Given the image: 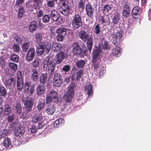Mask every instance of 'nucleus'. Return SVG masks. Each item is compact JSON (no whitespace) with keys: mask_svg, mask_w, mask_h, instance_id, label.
Returning <instances> with one entry per match:
<instances>
[{"mask_svg":"<svg viewBox=\"0 0 151 151\" xmlns=\"http://www.w3.org/2000/svg\"><path fill=\"white\" fill-rule=\"evenodd\" d=\"M52 48L51 42L49 41H44L40 42L36 47V52L39 55L43 54L44 52L48 53Z\"/></svg>","mask_w":151,"mask_h":151,"instance_id":"obj_1","label":"nucleus"},{"mask_svg":"<svg viewBox=\"0 0 151 151\" xmlns=\"http://www.w3.org/2000/svg\"><path fill=\"white\" fill-rule=\"evenodd\" d=\"M50 57L47 56L45 58L42 63L44 70H47L50 75L51 76L54 73L56 67V63L52 60L50 61Z\"/></svg>","mask_w":151,"mask_h":151,"instance_id":"obj_2","label":"nucleus"},{"mask_svg":"<svg viewBox=\"0 0 151 151\" xmlns=\"http://www.w3.org/2000/svg\"><path fill=\"white\" fill-rule=\"evenodd\" d=\"M72 51L74 55L76 56L83 57L86 55V51H83L79 44L77 42L75 43L72 46Z\"/></svg>","mask_w":151,"mask_h":151,"instance_id":"obj_3","label":"nucleus"},{"mask_svg":"<svg viewBox=\"0 0 151 151\" xmlns=\"http://www.w3.org/2000/svg\"><path fill=\"white\" fill-rule=\"evenodd\" d=\"M67 29L64 27H60L56 30V33L58 34L57 36V40L59 42H62L64 39L66 35Z\"/></svg>","mask_w":151,"mask_h":151,"instance_id":"obj_4","label":"nucleus"},{"mask_svg":"<svg viewBox=\"0 0 151 151\" xmlns=\"http://www.w3.org/2000/svg\"><path fill=\"white\" fill-rule=\"evenodd\" d=\"M72 25L73 27L78 29L82 25V22L81 16V13L76 14L73 17L72 21Z\"/></svg>","mask_w":151,"mask_h":151,"instance_id":"obj_5","label":"nucleus"},{"mask_svg":"<svg viewBox=\"0 0 151 151\" xmlns=\"http://www.w3.org/2000/svg\"><path fill=\"white\" fill-rule=\"evenodd\" d=\"M75 84H70L69 87L67 94L65 95V101L66 103L70 102L74 96V88Z\"/></svg>","mask_w":151,"mask_h":151,"instance_id":"obj_6","label":"nucleus"},{"mask_svg":"<svg viewBox=\"0 0 151 151\" xmlns=\"http://www.w3.org/2000/svg\"><path fill=\"white\" fill-rule=\"evenodd\" d=\"M57 93L53 90L50 91L49 95L46 97V103L47 104L52 102L58 103V98Z\"/></svg>","mask_w":151,"mask_h":151,"instance_id":"obj_7","label":"nucleus"},{"mask_svg":"<svg viewBox=\"0 0 151 151\" xmlns=\"http://www.w3.org/2000/svg\"><path fill=\"white\" fill-rule=\"evenodd\" d=\"M95 47L96 48L93 49L92 62L94 63H99L101 61V60L99 56L101 51V48L100 47H97L96 46Z\"/></svg>","mask_w":151,"mask_h":151,"instance_id":"obj_8","label":"nucleus"},{"mask_svg":"<svg viewBox=\"0 0 151 151\" xmlns=\"http://www.w3.org/2000/svg\"><path fill=\"white\" fill-rule=\"evenodd\" d=\"M123 32L120 30L118 31L116 33H114L111 35L112 38V43L114 45H119V42H118V40H121L122 37Z\"/></svg>","mask_w":151,"mask_h":151,"instance_id":"obj_9","label":"nucleus"},{"mask_svg":"<svg viewBox=\"0 0 151 151\" xmlns=\"http://www.w3.org/2000/svg\"><path fill=\"white\" fill-rule=\"evenodd\" d=\"M62 81V76L60 74L58 73H55L53 79V86L56 87H59L61 84Z\"/></svg>","mask_w":151,"mask_h":151,"instance_id":"obj_10","label":"nucleus"},{"mask_svg":"<svg viewBox=\"0 0 151 151\" xmlns=\"http://www.w3.org/2000/svg\"><path fill=\"white\" fill-rule=\"evenodd\" d=\"M35 54V50L34 47L30 48L28 51L25 57V60L27 62H29L33 60Z\"/></svg>","mask_w":151,"mask_h":151,"instance_id":"obj_11","label":"nucleus"},{"mask_svg":"<svg viewBox=\"0 0 151 151\" xmlns=\"http://www.w3.org/2000/svg\"><path fill=\"white\" fill-rule=\"evenodd\" d=\"M19 74L18 72L17 78V90L21 91L23 88L24 86V79L20 72H19Z\"/></svg>","mask_w":151,"mask_h":151,"instance_id":"obj_12","label":"nucleus"},{"mask_svg":"<svg viewBox=\"0 0 151 151\" xmlns=\"http://www.w3.org/2000/svg\"><path fill=\"white\" fill-rule=\"evenodd\" d=\"M65 57V54L63 52H60L56 54L54 60L56 64H60L63 61Z\"/></svg>","mask_w":151,"mask_h":151,"instance_id":"obj_13","label":"nucleus"},{"mask_svg":"<svg viewBox=\"0 0 151 151\" xmlns=\"http://www.w3.org/2000/svg\"><path fill=\"white\" fill-rule=\"evenodd\" d=\"M36 94L41 96L44 94L46 90V87L45 85L41 84H39L36 87Z\"/></svg>","mask_w":151,"mask_h":151,"instance_id":"obj_14","label":"nucleus"},{"mask_svg":"<svg viewBox=\"0 0 151 151\" xmlns=\"http://www.w3.org/2000/svg\"><path fill=\"white\" fill-rule=\"evenodd\" d=\"M44 119H45V117L42 114V112L39 111L32 118V122L33 123H36L37 122L42 121Z\"/></svg>","mask_w":151,"mask_h":151,"instance_id":"obj_15","label":"nucleus"},{"mask_svg":"<svg viewBox=\"0 0 151 151\" xmlns=\"http://www.w3.org/2000/svg\"><path fill=\"white\" fill-rule=\"evenodd\" d=\"M86 14L88 17H93L94 14V9L92 6L89 3L87 4L86 6Z\"/></svg>","mask_w":151,"mask_h":151,"instance_id":"obj_16","label":"nucleus"},{"mask_svg":"<svg viewBox=\"0 0 151 151\" xmlns=\"http://www.w3.org/2000/svg\"><path fill=\"white\" fill-rule=\"evenodd\" d=\"M100 21L103 26H106L110 25V20L108 16H104L100 17Z\"/></svg>","mask_w":151,"mask_h":151,"instance_id":"obj_17","label":"nucleus"},{"mask_svg":"<svg viewBox=\"0 0 151 151\" xmlns=\"http://www.w3.org/2000/svg\"><path fill=\"white\" fill-rule=\"evenodd\" d=\"M24 132V128L21 126H19L15 128L14 134L16 137H20L23 135Z\"/></svg>","mask_w":151,"mask_h":151,"instance_id":"obj_18","label":"nucleus"},{"mask_svg":"<svg viewBox=\"0 0 151 151\" xmlns=\"http://www.w3.org/2000/svg\"><path fill=\"white\" fill-rule=\"evenodd\" d=\"M123 8L122 14L123 16L126 17L129 16L130 13V10L129 5L127 3L124 5Z\"/></svg>","mask_w":151,"mask_h":151,"instance_id":"obj_19","label":"nucleus"},{"mask_svg":"<svg viewBox=\"0 0 151 151\" xmlns=\"http://www.w3.org/2000/svg\"><path fill=\"white\" fill-rule=\"evenodd\" d=\"M112 24L114 26L117 25L119 23V14L118 12L115 13L112 17Z\"/></svg>","mask_w":151,"mask_h":151,"instance_id":"obj_20","label":"nucleus"},{"mask_svg":"<svg viewBox=\"0 0 151 151\" xmlns=\"http://www.w3.org/2000/svg\"><path fill=\"white\" fill-rule=\"evenodd\" d=\"M37 27V22L35 21H33L30 22L29 27V29L31 33H33L36 30Z\"/></svg>","mask_w":151,"mask_h":151,"instance_id":"obj_21","label":"nucleus"},{"mask_svg":"<svg viewBox=\"0 0 151 151\" xmlns=\"http://www.w3.org/2000/svg\"><path fill=\"white\" fill-rule=\"evenodd\" d=\"M79 37L84 42H86V40L89 38L88 35L83 30H81L78 33Z\"/></svg>","mask_w":151,"mask_h":151,"instance_id":"obj_22","label":"nucleus"},{"mask_svg":"<svg viewBox=\"0 0 151 151\" xmlns=\"http://www.w3.org/2000/svg\"><path fill=\"white\" fill-rule=\"evenodd\" d=\"M117 45H115L116 47L113 48L112 50V52L113 56L116 57H119L121 55L122 49L120 47Z\"/></svg>","mask_w":151,"mask_h":151,"instance_id":"obj_23","label":"nucleus"},{"mask_svg":"<svg viewBox=\"0 0 151 151\" xmlns=\"http://www.w3.org/2000/svg\"><path fill=\"white\" fill-rule=\"evenodd\" d=\"M32 75L31 76V79L33 82H37L39 79L38 75V71L35 69H33L32 70Z\"/></svg>","mask_w":151,"mask_h":151,"instance_id":"obj_24","label":"nucleus"},{"mask_svg":"<svg viewBox=\"0 0 151 151\" xmlns=\"http://www.w3.org/2000/svg\"><path fill=\"white\" fill-rule=\"evenodd\" d=\"M55 111V108L53 104H49L45 109V112L49 115H52Z\"/></svg>","mask_w":151,"mask_h":151,"instance_id":"obj_25","label":"nucleus"},{"mask_svg":"<svg viewBox=\"0 0 151 151\" xmlns=\"http://www.w3.org/2000/svg\"><path fill=\"white\" fill-rule=\"evenodd\" d=\"M85 90L88 96L91 97L93 95V87L91 84H87L85 86Z\"/></svg>","mask_w":151,"mask_h":151,"instance_id":"obj_26","label":"nucleus"},{"mask_svg":"<svg viewBox=\"0 0 151 151\" xmlns=\"http://www.w3.org/2000/svg\"><path fill=\"white\" fill-rule=\"evenodd\" d=\"M86 45L87 48L90 52L92 49L93 42V39L92 36H90L86 40Z\"/></svg>","mask_w":151,"mask_h":151,"instance_id":"obj_27","label":"nucleus"},{"mask_svg":"<svg viewBox=\"0 0 151 151\" xmlns=\"http://www.w3.org/2000/svg\"><path fill=\"white\" fill-rule=\"evenodd\" d=\"M50 14L51 19L53 21H55L57 20L58 17L60 15V14L58 11L55 10H52L51 11Z\"/></svg>","mask_w":151,"mask_h":151,"instance_id":"obj_28","label":"nucleus"},{"mask_svg":"<svg viewBox=\"0 0 151 151\" xmlns=\"http://www.w3.org/2000/svg\"><path fill=\"white\" fill-rule=\"evenodd\" d=\"M52 48L54 52H59L62 50V45L60 43H58L56 42H53L52 45Z\"/></svg>","mask_w":151,"mask_h":151,"instance_id":"obj_29","label":"nucleus"},{"mask_svg":"<svg viewBox=\"0 0 151 151\" xmlns=\"http://www.w3.org/2000/svg\"><path fill=\"white\" fill-rule=\"evenodd\" d=\"M35 42L37 43L38 45L42 41V40L43 39L42 35L40 33H36L35 34Z\"/></svg>","mask_w":151,"mask_h":151,"instance_id":"obj_30","label":"nucleus"},{"mask_svg":"<svg viewBox=\"0 0 151 151\" xmlns=\"http://www.w3.org/2000/svg\"><path fill=\"white\" fill-rule=\"evenodd\" d=\"M47 73L42 74L39 78V81L40 83V84L45 85L47 81Z\"/></svg>","mask_w":151,"mask_h":151,"instance_id":"obj_31","label":"nucleus"},{"mask_svg":"<svg viewBox=\"0 0 151 151\" xmlns=\"http://www.w3.org/2000/svg\"><path fill=\"white\" fill-rule=\"evenodd\" d=\"M16 81L13 77L7 80L6 82L5 85L7 86H14L15 85Z\"/></svg>","mask_w":151,"mask_h":151,"instance_id":"obj_32","label":"nucleus"},{"mask_svg":"<svg viewBox=\"0 0 151 151\" xmlns=\"http://www.w3.org/2000/svg\"><path fill=\"white\" fill-rule=\"evenodd\" d=\"M85 3V1L84 0H80L78 2V7L80 11L82 12L84 10Z\"/></svg>","mask_w":151,"mask_h":151,"instance_id":"obj_33","label":"nucleus"},{"mask_svg":"<svg viewBox=\"0 0 151 151\" xmlns=\"http://www.w3.org/2000/svg\"><path fill=\"white\" fill-rule=\"evenodd\" d=\"M33 1L35 3L33 5L34 8L36 10L39 9L40 6L42 5V0H33Z\"/></svg>","mask_w":151,"mask_h":151,"instance_id":"obj_34","label":"nucleus"},{"mask_svg":"<svg viewBox=\"0 0 151 151\" xmlns=\"http://www.w3.org/2000/svg\"><path fill=\"white\" fill-rule=\"evenodd\" d=\"M31 85V82L30 81H27L25 83L23 88L24 91L25 93H27L29 92L30 87L32 86Z\"/></svg>","mask_w":151,"mask_h":151,"instance_id":"obj_35","label":"nucleus"},{"mask_svg":"<svg viewBox=\"0 0 151 151\" xmlns=\"http://www.w3.org/2000/svg\"><path fill=\"white\" fill-rule=\"evenodd\" d=\"M141 13L140 8L137 6L134 7L132 11V15L133 16L140 15Z\"/></svg>","mask_w":151,"mask_h":151,"instance_id":"obj_36","label":"nucleus"},{"mask_svg":"<svg viewBox=\"0 0 151 151\" xmlns=\"http://www.w3.org/2000/svg\"><path fill=\"white\" fill-rule=\"evenodd\" d=\"M3 145L6 148L9 147L12 145L10 139L8 137L5 138L3 141Z\"/></svg>","mask_w":151,"mask_h":151,"instance_id":"obj_37","label":"nucleus"},{"mask_svg":"<svg viewBox=\"0 0 151 151\" xmlns=\"http://www.w3.org/2000/svg\"><path fill=\"white\" fill-rule=\"evenodd\" d=\"M30 45V42L29 41H27L24 42L22 47V51L24 52H27L28 50Z\"/></svg>","mask_w":151,"mask_h":151,"instance_id":"obj_38","label":"nucleus"},{"mask_svg":"<svg viewBox=\"0 0 151 151\" xmlns=\"http://www.w3.org/2000/svg\"><path fill=\"white\" fill-rule=\"evenodd\" d=\"M25 13L24 8L23 7H20L18 9V12L17 14V18L18 19H21L23 17Z\"/></svg>","mask_w":151,"mask_h":151,"instance_id":"obj_39","label":"nucleus"},{"mask_svg":"<svg viewBox=\"0 0 151 151\" xmlns=\"http://www.w3.org/2000/svg\"><path fill=\"white\" fill-rule=\"evenodd\" d=\"M8 66L12 73H15L17 69V65L16 64L13 63H9Z\"/></svg>","mask_w":151,"mask_h":151,"instance_id":"obj_40","label":"nucleus"},{"mask_svg":"<svg viewBox=\"0 0 151 151\" xmlns=\"http://www.w3.org/2000/svg\"><path fill=\"white\" fill-rule=\"evenodd\" d=\"M70 10L69 6H66V7H63L62 10L60 13L66 16L69 14Z\"/></svg>","mask_w":151,"mask_h":151,"instance_id":"obj_41","label":"nucleus"},{"mask_svg":"<svg viewBox=\"0 0 151 151\" xmlns=\"http://www.w3.org/2000/svg\"><path fill=\"white\" fill-rule=\"evenodd\" d=\"M85 63V60H81L76 62V65L78 68H83L84 66Z\"/></svg>","mask_w":151,"mask_h":151,"instance_id":"obj_42","label":"nucleus"},{"mask_svg":"<svg viewBox=\"0 0 151 151\" xmlns=\"http://www.w3.org/2000/svg\"><path fill=\"white\" fill-rule=\"evenodd\" d=\"M7 94L6 88L3 86H0V96L6 97Z\"/></svg>","mask_w":151,"mask_h":151,"instance_id":"obj_43","label":"nucleus"},{"mask_svg":"<svg viewBox=\"0 0 151 151\" xmlns=\"http://www.w3.org/2000/svg\"><path fill=\"white\" fill-rule=\"evenodd\" d=\"M19 56L16 54H13L10 57V60L13 62L18 63L19 60Z\"/></svg>","mask_w":151,"mask_h":151,"instance_id":"obj_44","label":"nucleus"},{"mask_svg":"<svg viewBox=\"0 0 151 151\" xmlns=\"http://www.w3.org/2000/svg\"><path fill=\"white\" fill-rule=\"evenodd\" d=\"M22 101L24 104H33V99L29 98H24L22 99Z\"/></svg>","mask_w":151,"mask_h":151,"instance_id":"obj_45","label":"nucleus"},{"mask_svg":"<svg viewBox=\"0 0 151 151\" xmlns=\"http://www.w3.org/2000/svg\"><path fill=\"white\" fill-rule=\"evenodd\" d=\"M50 16L49 15L45 14L42 17V21L45 23H48L50 22Z\"/></svg>","mask_w":151,"mask_h":151,"instance_id":"obj_46","label":"nucleus"},{"mask_svg":"<svg viewBox=\"0 0 151 151\" xmlns=\"http://www.w3.org/2000/svg\"><path fill=\"white\" fill-rule=\"evenodd\" d=\"M11 108L9 104H5L4 111V115H8L10 113Z\"/></svg>","mask_w":151,"mask_h":151,"instance_id":"obj_47","label":"nucleus"},{"mask_svg":"<svg viewBox=\"0 0 151 151\" xmlns=\"http://www.w3.org/2000/svg\"><path fill=\"white\" fill-rule=\"evenodd\" d=\"M83 70L81 69L78 70V71L76 73V78L77 81H80L81 76L83 75Z\"/></svg>","mask_w":151,"mask_h":151,"instance_id":"obj_48","label":"nucleus"},{"mask_svg":"<svg viewBox=\"0 0 151 151\" xmlns=\"http://www.w3.org/2000/svg\"><path fill=\"white\" fill-rule=\"evenodd\" d=\"M70 108V106L68 104H62L60 106V110L61 111H64L67 112Z\"/></svg>","mask_w":151,"mask_h":151,"instance_id":"obj_49","label":"nucleus"},{"mask_svg":"<svg viewBox=\"0 0 151 151\" xmlns=\"http://www.w3.org/2000/svg\"><path fill=\"white\" fill-rule=\"evenodd\" d=\"M45 9L44 8L42 9L39 8V9H38L39 11L37 13V18H39L43 16Z\"/></svg>","mask_w":151,"mask_h":151,"instance_id":"obj_50","label":"nucleus"},{"mask_svg":"<svg viewBox=\"0 0 151 151\" xmlns=\"http://www.w3.org/2000/svg\"><path fill=\"white\" fill-rule=\"evenodd\" d=\"M55 2L52 0L48 1L47 2V6L50 8H54L55 5Z\"/></svg>","mask_w":151,"mask_h":151,"instance_id":"obj_51","label":"nucleus"},{"mask_svg":"<svg viewBox=\"0 0 151 151\" xmlns=\"http://www.w3.org/2000/svg\"><path fill=\"white\" fill-rule=\"evenodd\" d=\"M112 9L111 7L108 4L105 5L104 7L102 9L103 12H109V11H110Z\"/></svg>","mask_w":151,"mask_h":151,"instance_id":"obj_52","label":"nucleus"},{"mask_svg":"<svg viewBox=\"0 0 151 151\" xmlns=\"http://www.w3.org/2000/svg\"><path fill=\"white\" fill-rule=\"evenodd\" d=\"M100 27L99 24H96L95 26L94 30V32L95 34L96 35L99 34L101 32Z\"/></svg>","mask_w":151,"mask_h":151,"instance_id":"obj_53","label":"nucleus"},{"mask_svg":"<svg viewBox=\"0 0 151 151\" xmlns=\"http://www.w3.org/2000/svg\"><path fill=\"white\" fill-rule=\"evenodd\" d=\"M13 50L15 52H18L19 51L20 47L16 43L14 44L13 47Z\"/></svg>","mask_w":151,"mask_h":151,"instance_id":"obj_54","label":"nucleus"},{"mask_svg":"<svg viewBox=\"0 0 151 151\" xmlns=\"http://www.w3.org/2000/svg\"><path fill=\"white\" fill-rule=\"evenodd\" d=\"M103 48L104 50H107L110 48V46L108 45V42L107 41H104L103 43L102 44Z\"/></svg>","mask_w":151,"mask_h":151,"instance_id":"obj_55","label":"nucleus"},{"mask_svg":"<svg viewBox=\"0 0 151 151\" xmlns=\"http://www.w3.org/2000/svg\"><path fill=\"white\" fill-rule=\"evenodd\" d=\"M8 131L7 130L4 129L2 131L1 134H0V140L2 138H3L6 136L8 133Z\"/></svg>","mask_w":151,"mask_h":151,"instance_id":"obj_56","label":"nucleus"},{"mask_svg":"<svg viewBox=\"0 0 151 151\" xmlns=\"http://www.w3.org/2000/svg\"><path fill=\"white\" fill-rule=\"evenodd\" d=\"M7 119L8 122H12L14 119V114H12L11 115H9Z\"/></svg>","mask_w":151,"mask_h":151,"instance_id":"obj_57","label":"nucleus"},{"mask_svg":"<svg viewBox=\"0 0 151 151\" xmlns=\"http://www.w3.org/2000/svg\"><path fill=\"white\" fill-rule=\"evenodd\" d=\"M39 61L37 59H35L32 62L33 67L35 68L34 69H35L39 65Z\"/></svg>","mask_w":151,"mask_h":151,"instance_id":"obj_58","label":"nucleus"},{"mask_svg":"<svg viewBox=\"0 0 151 151\" xmlns=\"http://www.w3.org/2000/svg\"><path fill=\"white\" fill-rule=\"evenodd\" d=\"M15 110L17 113L19 114L20 113L22 110V108L21 104H16Z\"/></svg>","mask_w":151,"mask_h":151,"instance_id":"obj_59","label":"nucleus"},{"mask_svg":"<svg viewBox=\"0 0 151 151\" xmlns=\"http://www.w3.org/2000/svg\"><path fill=\"white\" fill-rule=\"evenodd\" d=\"M35 85L34 84H33L30 87V89H29V93L30 95L32 94L35 91Z\"/></svg>","mask_w":151,"mask_h":151,"instance_id":"obj_60","label":"nucleus"},{"mask_svg":"<svg viewBox=\"0 0 151 151\" xmlns=\"http://www.w3.org/2000/svg\"><path fill=\"white\" fill-rule=\"evenodd\" d=\"M5 61L4 59L3 58L1 57L0 58V65L2 68H3L5 66Z\"/></svg>","mask_w":151,"mask_h":151,"instance_id":"obj_61","label":"nucleus"},{"mask_svg":"<svg viewBox=\"0 0 151 151\" xmlns=\"http://www.w3.org/2000/svg\"><path fill=\"white\" fill-rule=\"evenodd\" d=\"M30 131L31 133H34L37 131V128L35 125H32L30 129Z\"/></svg>","mask_w":151,"mask_h":151,"instance_id":"obj_62","label":"nucleus"},{"mask_svg":"<svg viewBox=\"0 0 151 151\" xmlns=\"http://www.w3.org/2000/svg\"><path fill=\"white\" fill-rule=\"evenodd\" d=\"M55 21L58 22L59 24H61L63 22V19L60 15L58 17L57 20H55Z\"/></svg>","mask_w":151,"mask_h":151,"instance_id":"obj_63","label":"nucleus"},{"mask_svg":"<svg viewBox=\"0 0 151 151\" xmlns=\"http://www.w3.org/2000/svg\"><path fill=\"white\" fill-rule=\"evenodd\" d=\"M63 71L68 72L70 70V66L68 65H65L62 69Z\"/></svg>","mask_w":151,"mask_h":151,"instance_id":"obj_64","label":"nucleus"}]
</instances>
